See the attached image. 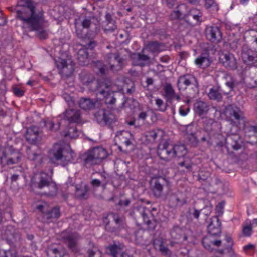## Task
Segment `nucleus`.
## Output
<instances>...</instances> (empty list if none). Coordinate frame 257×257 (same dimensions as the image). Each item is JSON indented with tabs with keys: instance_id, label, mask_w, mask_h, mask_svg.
Listing matches in <instances>:
<instances>
[{
	"instance_id": "50",
	"label": "nucleus",
	"mask_w": 257,
	"mask_h": 257,
	"mask_svg": "<svg viewBox=\"0 0 257 257\" xmlns=\"http://www.w3.org/2000/svg\"><path fill=\"white\" fill-rule=\"evenodd\" d=\"M98 251L97 247L93 243L91 242L89 243V248L87 251L88 257H101V255L97 253Z\"/></svg>"
},
{
	"instance_id": "2",
	"label": "nucleus",
	"mask_w": 257,
	"mask_h": 257,
	"mask_svg": "<svg viewBox=\"0 0 257 257\" xmlns=\"http://www.w3.org/2000/svg\"><path fill=\"white\" fill-rule=\"evenodd\" d=\"M49 157L51 162L65 166L74 160L75 155L69 147L56 143L49 150Z\"/></svg>"
},
{
	"instance_id": "4",
	"label": "nucleus",
	"mask_w": 257,
	"mask_h": 257,
	"mask_svg": "<svg viewBox=\"0 0 257 257\" xmlns=\"http://www.w3.org/2000/svg\"><path fill=\"white\" fill-rule=\"evenodd\" d=\"M33 185L39 189H44V194L50 197L55 196L58 188L55 182L52 181L51 177L46 173L40 172L35 175Z\"/></svg>"
},
{
	"instance_id": "48",
	"label": "nucleus",
	"mask_w": 257,
	"mask_h": 257,
	"mask_svg": "<svg viewBox=\"0 0 257 257\" xmlns=\"http://www.w3.org/2000/svg\"><path fill=\"white\" fill-rule=\"evenodd\" d=\"M178 166L181 167H184L186 169L190 171L192 166V162L191 159L188 157H184L183 160L180 161L178 163Z\"/></svg>"
},
{
	"instance_id": "44",
	"label": "nucleus",
	"mask_w": 257,
	"mask_h": 257,
	"mask_svg": "<svg viewBox=\"0 0 257 257\" xmlns=\"http://www.w3.org/2000/svg\"><path fill=\"white\" fill-rule=\"evenodd\" d=\"M93 64L94 67L98 69V72L101 75H104L108 72V70L107 68V66L102 61L97 60L96 61H94Z\"/></svg>"
},
{
	"instance_id": "51",
	"label": "nucleus",
	"mask_w": 257,
	"mask_h": 257,
	"mask_svg": "<svg viewBox=\"0 0 257 257\" xmlns=\"http://www.w3.org/2000/svg\"><path fill=\"white\" fill-rule=\"evenodd\" d=\"M109 216L111 217L116 225L118 226H123L125 222V218L123 217H120L118 214L114 212L109 213Z\"/></svg>"
},
{
	"instance_id": "8",
	"label": "nucleus",
	"mask_w": 257,
	"mask_h": 257,
	"mask_svg": "<svg viewBox=\"0 0 257 257\" xmlns=\"http://www.w3.org/2000/svg\"><path fill=\"white\" fill-rule=\"evenodd\" d=\"M224 114L229 119L231 123L237 127L244 126L245 117L240 108L234 104L226 106L224 109Z\"/></svg>"
},
{
	"instance_id": "55",
	"label": "nucleus",
	"mask_w": 257,
	"mask_h": 257,
	"mask_svg": "<svg viewBox=\"0 0 257 257\" xmlns=\"http://www.w3.org/2000/svg\"><path fill=\"white\" fill-rule=\"evenodd\" d=\"M95 17L93 16L85 17L81 21V25L83 28L88 29L92 24L91 20L94 19Z\"/></svg>"
},
{
	"instance_id": "28",
	"label": "nucleus",
	"mask_w": 257,
	"mask_h": 257,
	"mask_svg": "<svg viewBox=\"0 0 257 257\" xmlns=\"http://www.w3.org/2000/svg\"><path fill=\"white\" fill-rule=\"evenodd\" d=\"M228 92H226L224 87H213L211 88L208 93L210 99L220 102L222 100L223 95H228Z\"/></svg>"
},
{
	"instance_id": "19",
	"label": "nucleus",
	"mask_w": 257,
	"mask_h": 257,
	"mask_svg": "<svg viewBox=\"0 0 257 257\" xmlns=\"http://www.w3.org/2000/svg\"><path fill=\"white\" fill-rule=\"evenodd\" d=\"M225 143L227 148H232L236 151L243 147L240 136L237 133L228 134L225 139Z\"/></svg>"
},
{
	"instance_id": "61",
	"label": "nucleus",
	"mask_w": 257,
	"mask_h": 257,
	"mask_svg": "<svg viewBox=\"0 0 257 257\" xmlns=\"http://www.w3.org/2000/svg\"><path fill=\"white\" fill-rule=\"evenodd\" d=\"M49 251L55 254L56 255L55 257H57L58 256L59 257H63L65 254L64 250L56 248H50L49 249Z\"/></svg>"
},
{
	"instance_id": "10",
	"label": "nucleus",
	"mask_w": 257,
	"mask_h": 257,
	"mask_svg": "<svg viewBox=\"0 0 257 257\" xmlns=\"http://www.w3.org/2000/svg\"><path fill=\"white\" fill-rule=\"evenodd\" d=\"M84 162L89 165L98 164L107 156L106 150L102 147H94L85 154Z\"/></svg>"
},
{
	"instance_id": "41",
	"label": "nucleus",
	"mask_w": 257,
	"mask_h": 257,
	"mask_svg": "<svg viewBox=\"0 0 257 257\" xmlns=\"http://www.w3.org/2000/svg\"><path fill=\"white\" fill-rule=\"evenodd\" d=\"M192 126V124H189L187 126L186 131L187 132V141L189 145L193 147H196L198 146L200 141L198 139L197 136L194 133L191 132L189 133V128Z\"/></svg>"
},
{
	"instance_id": "36",
	"label": "nucleus",
	"mask_w": 257,
	"mask_h": 257,
	"mask_svg": "<svg viewBox=\"0 0 257 257\" xmlns=\"http://www.w3.org/2000/svg\"><path fill=\"white\" fill-rule=\"evenodd\" d=\"M164 135V131L160 128H155L147 131L145 136L147 140L151 142H155L158 138H162Z\"/></svg>"
},
{
	"instance_id": "37",
	"label": "nucleus",
	"mask_w": 257,
	"mask_h": 257,
	"mask_svg": "<svg viewBox=\"0 0 257 257\" xmlns=\"http://www.w3.org/2000/svg\"><path fill=\"white\" fill-rule=\"evenodd\" d=\"M76 59L80 65L85 66L89 63V53L87 50L82 47L80 48L76 55Z\"/></svg>"
},
{
	"instance_id": "1",
	"label": "nucleus",
	"mask_w": 257,
	"mask_h": 257,
	"mask_svg": "<svg viewBox=\"0 0 257 257\" xmlns=\"http://www.w3.org/2000/svg\"><path fill=\"white\" fill-rule=\"evenodd\" d=\"M38 3L30 0H23L19 3L17 8V17L22 21V27L30 31L37 32V36L41 39L48 37L47 31L43 29V12L37 9Z\"/></svg>"
},
{
	"instance_id": "25",
	"label": "nucleus",
	"mask_w": 257,
	"mask_h": 257,
	"mask_svg": "<svg viewBox=\"0 0 257 257\" xmlns=\"http://www.w3.org/2000/svg\"><path fill=\"white\" fill-rule=\"evenodd\" d=\"M63 115V118L69 122V124L80 123L82 122L81 112L79 110H66Z\"/></svg>"
},
{
	"instance_id": "33",
	"label": "nucleus",
	"mask_w": 257,
	"mask_h": 257,
	"mask_svg": "<svg viewBox=\"0 0 257 257\" xmlns=\"http://www.w3.org/2000/svg\"><path fill=\"white\" fill-rule=\"evenodd\" d=\"M61 135L66 138L76 139L79 135V131L75 124H69Z\"/></svg>"
},
{
	"instance_id": "9",
	"label": "nucleus",
	"mask_w": 257,
	"mask_h": 257,
	"mask_svg": "<svg viewBox=\"0 0 257 257\" xmlns=\"http://www.w3.org/2000/svg\"><path fill=\"white\" fill-rule=\"evenodd\" d=\"M22 155L11 146L0 151V166L4 167L18 164L20 162Z\"/></svg>"
},
{
	"instance_id": "57",
	"label": "nucleus",
	"mask_w": 257,
	"mask_h": 257,
	"mask_svg": "<svg viewBox=\"0 0 257 257\" xmlns=\"http://www.w3.org/2000/svg\"><path fill=\"white\" fill-rule=\"evenodd\" d=\"M245 134L249 137L251 136H255L257 134V125L248 126L245 128Z\"/></svg>"
},
{
	"instance_id": "46",
	"label": "nucleus",
	"mask_w": 257,
	"mask_h": 257,
	"mask_svg": "<svg viewBox=\"0 0 257 257\" xmlns=\"http://www.w3.org/2000/svg\"><path fill=\"white\" fill-rule=\"evenodd\" d=\"M212 236L211 235L206 236L202 240V244L204 247L211 252L214 251L213 248L212 247Z\"/></svg>"
},
{
	"instance_id": "43",
	"label": "nucleus",
	"mask_w": 257,
	"mask_h": 257,
	"mask_svg": "<svg viewBox=\"0 0 257 257\" xmlns=\"http://www.w3.org/2000/svg\"><path fill=\"white\" fill-rule=\"evenodd\" d=\"M88 191L89 187L87 185H85L80 188H76V195L79 199H87L89 196Z\"/></svg>"
},
{
	"instance_id": "42",
	"label": "nucleus",
	"mask_w": 257,
	"mask_h": 257,
	"mask_svg": "<svg viewBox=\"0 0 257 257\" xmlns=\"http://www.w3.org/2000/svg\"><path fill=\"white\" fill-rule=\"evenodd\" d=\"M226 81L225 83V85L228 88H225L226 92H228V94L232 91H234L235 88L238 84V82L231 76L227 75L225 77Z\"/></svg>"
},
{
	"instance_id": "58",
	"label": "nucleus",
	"mask_w": 257,
	"mask_h": 257,
	"mask_svg": "<svg viewBox=\"0 0 257 257\" xmlns=\"http://www.w3.org/2000/svg\"><path fill=\"white\" fill-rule=\"evenodd\" d=\"M98 180L102 185V188L103 189H106V185L108 183V175L105 174H100L99 177L97 178Z\"/></svg>"
},
{
	"instance_id": "26",
	"label": "nucleus",
	"mask_w": 257,
	"mask_h": 257,
	"mask_svg": "<svg viewBox=\"0 0 257 257\" xmlns=\"http://www.w3.org/2000/svg\"><path fill=\"white\" fill-rule=\"evenodd\" d=\"M207 39L213 43H218L222 39V33L218 27L210 26L206 29Z\"/></svg>"
},
{
	"instance_id": "49",
	"label": "nucleus",
	"mask_w": 257,
	"mask_h": 257,
	"mask_svg": "<svg viewBox=\"0 0 257 257\" xmlns=\"http://www.w3.org/2000/svg\"><path fill=\"white\" fill-rule=\"evenodd\" d=\"M98 251L97 247L93 243L91 242L89 243V248L87 251L88 257H101V255L97 253Z\"/></svg>"
},
{
	"instance_id": "23",
	"label": "nucleus",
	"mask_w": 257,
	"mask_h": 257,
	"mask_svg": "<svg viewBox=\"0 0 257 257\" xmlns=\"http://www.w3.org/2000/svg\"><path fill=\"white\" fill-rule=\"evenodd\" d=\"M163 96L167 102L172 103L173 100L178 102L181 101V97L179 94L175 93V90L170 83H166L163 86Z\"/></svg>"
},
{
	"instance_id": "13",
	"label": "nucleus",
	"mask_w": 257,
	"mask_h": 257,
	"mask_svg": "<svg viewBox=\"0 0 257 257\" xmlns=\"http://www.w3.org/2000/svg\"><path fill=\"white\" fill-rule=\"evenodd\" d=\"M202 12L199 9L193 8L183 15V20L190 26L199 25L202 21Z\"/></svg>"
},
{
	"instance_id": "15",
	"label": "nucleus",
	"mask_w": 257,
	"mask_h": 257,
	"mask_svg": "<svg viewBox=\"0 0 257 257\" xmlns=\"http://www.w3.org/2000/svg\"><path fill=\"white\" fill-rule=\"evenodd\" d=\"M25 137L26 140L30 144H39L42 139V132L38 127L32 126L27 129Z\"/></svg>"
},
{
	"instance_id": "12",
	"label": "nucleus",
	"mask_w": 257,
	"mask_h": 257,
	"mask_svg": "<svg viewBox=\"0 0 257 257\" xmlns=\"http://www.w3.org/2000/svg\"><path fill=\"white\" fill-rule=\"evenodd\" d=\"M62 238L63 242L66 244L68 249L74 253H77L80 251L78 241L80 236L76 233H71L67 234H63Z\"/></svg>"
},
{
	"instance_id": "14",
	"label": "nucleus",
	"mask_w": 257,
	"mask_h": 257,
	"mask_svg": "<svg viewBox=\"0 0 257 257\" xmlns=\"http://www.w3.org/2000/svg\"><path fill=\"white\" fill-rule=\"evenodd\" d=\"M145 50L143 48L140 53L130 54L134 65L143 67L150 64L151 58L145 54Z\"/></svg>"
},
{
	"instance_id": "54",
	"label": "nucleus",
	"mask_w": 257,
	"mask_h": 257,
	"mask_svg": "<svg viewBox=\"0 0 257 257\" xmlns=\"http://www.w3.org/2000/svg\"><path fill=\"white\" fill-rule=\"evenodd\" d=\"M135 238L136 241L141 244H144L146 242L145 233L142 231H138L135 232Z\"/></svg>"
},
{
	"instance_id": "16",
	"label": "nucleus",
	"mask_w": 257,
	"mask_h": 257,
	"mask_svg": "<svg viewBox=\"0 0 257 257\" xmlns=\"http://www.w3.org/2000/svg\"><path fill=\"white\" fill-rule=\"evenodd\" d=\"M172 150L173 145L165 142L159 145L157 154L161 160L169 161L173 158Z\"/></svg>"
},
{
	"instance_id": "29",
	"label": "nucleus",
	"mask_w": 257,
	"mask_h": 257,
	"mask_svg": "<svg viewBox=\"0 0 257 257\" xmlns=\"http://www.w3.org/2000/svg\"><path fill=\"white\" fill-rule=\"evenodd\" d=\"M124 248L123 244L117 242L114 243L107 247L109 254L112 257H132L125 252H122Z\"/></svg>"
},
{
	"instance_id": "35",
	"label": "nucleus",
	"mask_w": 257,
	"mask_h": 257,
	"mask_svg": "<svg viewBox=\"0 0 257 257\" xmlns=\"http://www.w3.org/2000/svg\"><path fill=\"white\" fill-rule=\"evenodd\" d=\"M194 110L196 114L201 116L208 113L209 105L205 102L198 101L194 104Z\"/></svg>"
},
{
	"instance_id": "47",
	"label": "nucleus",
	"mask_w": 257,
	"mask_h": 257,
	"mask_svg": "<svg viewBox=\"0 0 257 257\" xmlns=\"http://www.w3.org/2000/svg\"><path fill=\"white\" fill-rule=\"evenodd\" d=\"M210 176V172L206 171L204 170H200L196 177L197 180L203 184L204 182L207 180Z\"/></svg>"
},
{
	"instance_id": "7",
	"label": "nucleus",
	"mask_w": 257,
	"mask_h": 257,
	"mask_svg": "<svg viewBox=\"0 0 257 257\" xmlns=\"http://www.w3.org/2000/svg\"><path fill=\"white\" fill-rule=\"evenodd\" d=\"M81 82L88 87L90 90L97 92L103 87H108L110 82H106V79L96 80L94 75L87 72H82L80 74Z\"/></svg>"
},
{
	"instance_id": "24",
	"label": "nucleus",
	"mask_w": 257,
	"mask_h": 257,
	"mask_svg": "<svg viewBox=\"0 0 257 257\" xmlns=\"http://www.w3.org/2000/svg\"><path fill=\"white\" fill-rule=\"evenodd\" d=\"M220 61L226 68L235 70L237 68V63L234 56L230 53L223 54L220 57Z\"/></svg>"
},
{
	"instance_id": "63",
	"label": "nucleus",
	"mask_w": 257,
	"mask_h": 257,
	"mask_svg": "<svg viewBox=\"0 0 257 257\" xmlns=\"http://www.w3.org/2000/svg\"><path fill=\"white\" fill-rule=\"evenodd\" d=\"M202 210H198L195 208L189 209L188 213L192 216L195 219L198 220Z\"/></svg>"
},
{
	"instance_id": "30",
	"label": "nucleus",
	"mask_w": 257,
	"mask_h": 257,
	"mask_svg": "<svg viewBox=\"0 0 257 257\" xmlns=\"http://www.w3.org/2000/svg\"><path fill=\"white\" fill-rule=\"evenodd\" d=\"M168 204L170 208L181 207L186 203L185 198H181L179 194L174 193L169 194L167 197Z\"/></svg>"
},
{
	"instance_id": "59",
	"label": "nucleus",
	"mask_w": 257,
	"mask_h": 257,
	"mask_svg": "<svg viewBox=\"0 0 257 257\" xmlns=\"http://www.w3.org/2000/svg\"><path fill=\"white\" fill-rule=\"evenodd\" d=\"M156 104L157 105L158 110L159 111L162 112H164L166 111L167 107V104H165L162 99L160 98L156 99Z\"/></svg>"
},
{
	"instance_id": "18",
	"label": "nucleus",
	"mask_w": 257,
	"mask_h": 257,
	"mask_svg": "<svg viewBox=\"0 0 257 257\" xmlns=\"http://www.w3.org/2000/svg\"><path fill=\"white\" fill-rule=\"evenodd\" d=\"M187 230L184 227L174 226L170 230V235L172 239L178 243H182L187 240Z\"/></svg>"
},
{
	"instance_id": "38",
	"label": "nucleus",
	"mask_w": 257,
	"mask_h": 257,
	"mask_svg": "<svg viewBox=\"0 0 257 257\" xmlns=\"http://www.w3.org/2000/svg\"><path fill=\"white\" fill-rule=\"evenodd\" d=\"M187 152V149L184 144H180L173 145V158L174 157H184Z\"/></svg>"
},
{
	"instance_id": "56",
	"label": "nucleus",
	"mask_w": 257,
	"mask_h": 257,
	"mask_svg": "<svg viewBox=\"0 0 257 257\" xmlns=\"http://www.w3.org/2000/svg\"><path fill=\"white\" fill-rule=\"evenodd\" d=\"M27 154L28 159L31 161H35L37 160L41 156V153L40 151L39 152H35L31 150L30 149H28Z\"/></svg>"
},
{
	"instance_id": "53",
	"label": "nucleus",
	"mask_w": 257,
	"mask_h": 257,
	"mask_svg": "<svg viewBox=\"0 0 257 257\" xmlns=\"http://www.w3.org/2000/svg\"><path fill=\"white\" fill-rule=\"evenodd\" d=\"M205 7L207 9L210 11H217L218 10V6L215 2L214 0H204Z\"/></svg>"
},
{
	"instance_id": "34",
	"label": "nucleus",
	"mask_w": 257,
	"mask_h": 257,
	"mask_svg": "<svg viewBox=\"0 0 257 257\" xmlns=\"http://www.w3.org/2000/svg\"><path fill=\"white\" fill-rule=\"evenodd\" d=\"M195 64L200 68L205 69L208 67L211 63L209 58V54L207 53H202L195 60Z\"/></svg>"
},
{
	"instance_id": "39",
	"label": "nucleus",
	"mask_w": 257,
	"mask_h": 257,
	"mask_svg": "<svg viewBox=\"0 0 257 257\" xmlns=\"http://www.w3.org/2000/svg\"><path fill=\"white\" fill-rule=\"evenodd\" d=\"M245 83L246 86L250 89L257 87V68L250 73L249 76L246 78Z\"/></svg>"
},
{
	"instance_id": "6",
	"label": "nucleus",
	"mask_w": 257,
	"mask_h": 257,
	"mask_svg": "<svg viewBox=\"0 0 257 257\" xmlns=\"http://www.w3.org/2000/svg\"><path fill=\"white\" fill-rule=\"evenodd\" d=\"M106 82H110V86L108 87H103L100 88L97 92V94H100L105 98V103L106 104L113 105L115 104L117 99L122 98L123 99L121 103V108L127 107V104L131 100L128 98H125L124 95L119 93H111L110 90L111 88L112 83L110 79H106Z\"/></svg>"
},
{
	"instance_id": "64",
	"label": "nucleus",
	"mask_w": 257,
	"mask_h": 257,
	"mask_svg": "<svg viewBox=\"0 0 257 257\" xmlns=\"http://www.w3.org/2000/svg\"><path fill=\"white\" fill-rule=\"evenodd\" d=\"M17 253L14 249L5 250L3 252V254L0 255V257H17Z\"/></svg>"
},
{
	"instance_id": "52",
	"label": "nucleus",
	"mask_w": 257,
	"mask_h": 257,
	"mask_svg": "<svg viewBox=\"0 0 257 257\" xmlns=\"http://www.w3.org/2000/svg\"><path fill=\"white\" fill-rule=\"evenodd\" d=\"M170 19L171 20H175L177 19H183V16L182 13L179 10V6H178L176 8V10L171 13L169 16Z\"/></svg>"
},
{
	"instance_id": "22",
	"label": "nucleus",
	"mask_w": 257,
	"mask_h": 257,
	"mask_svg": "<svg viewBox=\"0 0 257 257\" xmlns=\"http://www.w3.org/2000/svg\"><path fill=\"white\" fill-rule=\"evenodd\" d=\"M133 213H136L140 215L143 218L144 222L148 226V229L154 230L157 225V221L156 219H149L147 214L146 213L145 208L141 206H138L134 208Z\"/></svg>"
},
{
	"instance_id": "40",
	"label": "nucleus",
	"mask_w": 257,
	"mask_h": 257,
	"mask_svg": "<svg viewBox=\"0 0 257 257\" xmlns=\"http://www.w3.org/2000/svg\"><path fill=\"white\" fill-rule=\"evenodd\" d=\"M95 101L89 98H81L79 101L80 107L85 110L93 109L95 106Z\"/></svg>"
},
{
	"instance_id": "45",
	"label": "nucleus",
	"mask_w": 257,
	"mask_h": 257,
	"mask_svg": "<svg viewBox=\"0 0 257 257\" xmlns=\"http://www.w3.org/2000/svg\"><path fill=\"white\" fill-rule=\"evenodd\" d=\"M105 18L107 26L106 30L110 31H114L116 29V26L115 24V21L112 18V16L107 13L105 15Z\"/></svg>"
},
{
	"instance_id": "20",
	"label": "nucleus",
	"mask_w": 257,
	"mask_h": 257,
	"mask_svg": "<svg viewBox=\"0 0 257 257\" xmlns=\"http://www.w3.org/2000/svg\"><path fill=\"white\" fill-rule=\"evenodd\" d=\"M166 180L162 177H159L152 181L151 190L152 194L156 198H160L163 195V186Z\"/></svg>"
},
{
	"instance_id": "3",
	"label": "nucleus",
	"mask_w": 257,
	"mask_h": 257,
	"mask_svg": "<svg viewBox=\"0 0 257 257\" xmlns=\"http://www.w3.org/2000/svg\"><path fill=\"white\" fill-rule=\"evenodd\" d=\"M131 52L126 48H121L114 52L107 53L104 56L106 62L113 72H117L123 69L125 63L130 56Z\"/></svg>"
},
{
	"instance_id": "60",
	"label": "nucleus",
	"mask_w": 257,
	"mask_h": 257,
	"mask_svg": "<svg viewBox=\"0 0 257 257\" xmlns=\"http://www.w3.org/2000/svg\"><path fill=\"white\" fill-rule=\"evenodd\" d=\"M225 240L228 243V244L225 246V249L227 252H230L233 249V241L231 236L226 235L225 236Z\"/></svg>"
},
{
	"instance_id": "21",
	"label": "nucleus",
	"mask_w": 257,
	"mask_h": 257,
	"mask_svg": "<svg viewBox=\"0 0 257 257\" xmlns=\"http://www.w3.org/2000/svg\"><path fill=\"white\" fill-rule=\"evenodd\" d=\"M76 32L77 36L82 39V42L80 46L82 48H85V50L87 49L93 50L97 45V42L93 38H87L85 36V34H82V31L78 28L76 24Z\"/></svg>"
},
{
	"instance_id": "11",
	"label": "nucleus",
	"mask_w": 257,
	"mask_h": 257,
	"mask_svg": "<svg viewBox=\"0 0 257 257\" xmlns=\"http://www.w3.org/2000/svg\"><path fill=\"white\" fill-rule=\"evenodd\" d=\"M94 120L100 126H110L116 121L115 115L110 110L99 109L93 112Z\"/></svg>"
},
{
	"instance_id": "62",
	"label": "nucleus",
	"mask_w": 257,
	"mask_h": 257,
	"mask_svg": "<svg viewBox=\"0 0 257 257\" xmlns=\"http://www.w3.org/2000/svg\"><path fill=\"white\" fill-rule=\"evenodd\" d=\"M242 232L244 235L250 236L252 232V224L250 223L249 225L243 226Z\"/></svg>"
},
{
	"instance_id": "17",
	"label": "nucleus",
	"mask_w": 257,
	"mask_h": 257,
	"mask_svg": "<svg viewBox=\"0 0 257 257\" xmlns=\"http://www.w3.org/2000/svg\"><path fill=\"white\" fill-rule=\"evenodd\" d=\"M241 58L243 62L248 65H253L257 62L256 53L247 45H244L242 47Z\"/></svg>"
},
{
	"instance_id": "31",
	"label": "nucleus",
	"mask_w": 257,
	"mask_h": 257,
	"mask_svg": "<svg viewBox=\"0 0 257 257\" xmlns=\"http://www.w3.org/2000/svg\"><path fill=\"white\" fill-rule=\"evenodd\" d=\"M143 48L152 53H158L165 50V45L157 41H150Z\"/></svg>"
},
{
	"instance_id": "32",
	"label": "nucleus",
	"mask_w": 257,
	"mask_h": 257,
	"mask_svg": "<svg viewBox=\"0 0 257 257\" xmlns=\"http://www.w3.org/2000/svg\"><path fill=\"white\" fill-rule=\"evenodd\" d=\"M60 216V207L55 206L52 208H48L47 211L43 215L44 221L48 222L51 221L52 219H58Z\"/></svg>"
},
{
	"instance_id": "5",
	"label": "nucleus",
	"mask_w": 257,
	"mask_h": 257,
	"mask_svg": "<svg viewBox=\"0 0 257 257\" xmlns=\"http://www.w3.org/2000/svg\"><path fill=\"white\" fill-rule=\"evenodd\" d=\"M178 90H186V95L191 98L196 97L199 93V84L196 77L187 74L179 77L177 82Z\"/></svg>"
},
{
	"instance_id": "27",
	"label": "nucleus",
	"mask_w": 257,
	"mask_h": 257,
	"mask_svg": "<svg viewBox=\"0 0 257 257\" xmlns=\"http://www.w3.org/2000/svg\"><path fill=\"white\" fill-rule=\"evenodd\" d=\"M221 223L217 216H214L207 227L208 232L211 236H220Z\"/></svg>"
}]
</instances>
